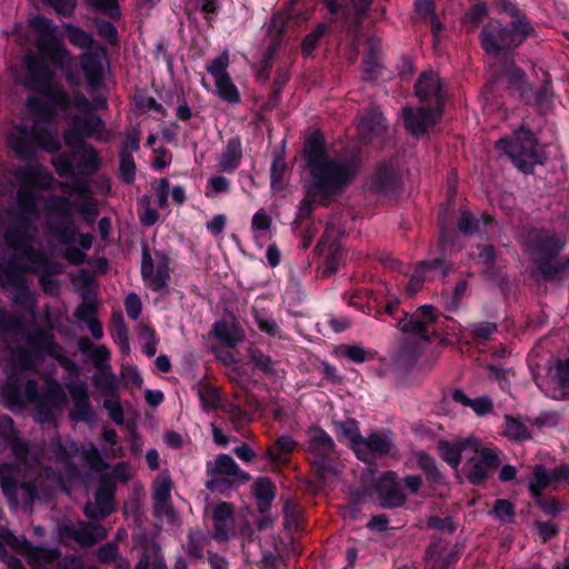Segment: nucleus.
Here are the masks:
<instances>
[{
  "label": "nucleus",
  "mask_w": 569,
  "mask_h": 569,
  "mask_svg": "<svg viewBox=\"0 0 569 569\" xmlns=\"http://www.w3.org/2000/svg\"><path fill=\"white\" fill-rule=\"evenodd\" d=\"M68 41L76 48L88 50L80 56V67L83 72L87 84L90 88L98 89L102 86L103 66L100 54L90 51L93 47L104 52V49L97 44L93 36L84 29L77 27L70 22L62 26Z\"/></svg>",
  "instance_id": "8"
},
{
  "label": "nucleus",
  "mask_w": 569,
  "mask_h": 569,
  "mask_svg": "<svg viewBox=\"0 0 569 569\" xmlns=\"http://www.w3.org/2000/svg\"><path fill=\"white\" fill-rule=\"evenodd\" d=\"M478 457L470 458L463 467L465 476L472 486H480L490 479L493 472L499 468L501 460L497 451L492 448L473 447Z\"/></svg>",
  "instance_id": "19"
},
{
  "label": "nucleus",
  "mask_w": 569,
  "mask_h": 569,
  "mask_svg": "<svg viewBox=\"0 0 569 569\" xmlns=\"http://www.w3.org/2000/svg\"><path fill=\"white\" fill-rule=\"evenodd\" d=\"M106 130V122L96 112L88 111L73 114L70 118V128L63 132V142L67 147H86V139L99 137Z\"/></svg>",
  "instance_id": "16"
},
{
  "label": "nucleus",
  "mask_w": 569,
  "mask_h": 569,
  "mask_svg": "<svg viewBox=\"0 0 569 569\" xmlns=\"http://www.w3.org/2000/svg\"><path fill=\"white\" fill-rule=\"evenodd\" d=\"M136 162L132 154L119 152V172L124 183L131 184L136 179Z\"/></svg>",
  "instance_id": "62"
},
{
  "label": "nucleus",
  "mask_w": 569,
  "mask_h": 569,
  "mask_svg": "<svg viewBox=\"0 0 569 569\" xmlns=\"http://www.w3.org/2000/svg\"><path fill=\"white\" fill-rule=\"evenodd\" d=\"M252 492L257 500V507L260 512H266L271 507L276 497V486L267 477L258 478L252 485Z\"/></svg>",
  "instance_id": "41"
},
{
  "label": "nucleus",
  "mask_w": 569,
  "mask_h": 569,
  "mask_svg": "<svg viewBox=\"0 0 569 569\" xmlns=\"http://www.w3.org/2000/svg\"><path fill=\"white\" fill-rule=\"evenodd\" d=\"M287 170V163L283 152L273 156L270 168V184L273 190H282L284 187L283 177Z\"/></svg>",
  "instance_id": "53"
},
{
  "label": "nucleus",
  "mask_w": 569,
  "mask_h": 569,
  "mask_svg": "<svg viewBox=\"0 0 569 569\" xmlns=\"http://www.w3.org/2000/svg\"><path fill=\"white\" fill-rule=\"evenodd\" d=\"M252 317L260 331L270 337H279L280 327L266 309L253 308Z\"/></svg>",
  "instance_id": "50"
},
{
  "label": "nucleus",
  "mask_w": 569,
  "mask_h": 569,
  "mask_svg": "<svg viewBox=\"0 0 569 569\" xmlns=\"http://www.w3.org/2000/svg\"><path fill=\"white\" fill-rule=\"evenodd\" d=\"M212 335L227 348H236L243 339L242 330L236 323L218 320L213 323Z\"/></svg>",
  "instance_id": "37"
},
{
  "label": "nucleus",
  "mask_w": 569,
  "mask_h": 569,
  "mask_svg": "<svg viewBox=\"0 0 569 569\" xmlns=\"http://www.w3.org/2000/svg\"><path fill=\"white\" fill-rule=\"evenodd\" d=\"M28 349L20 348L17 352V366L23 370L32 369L34 360H42L46 355L57 357L59 346L49 331L37 327L26 338Z\"/></svg>",
  "instance_id": "15"
},
{
  "label": "nucleus",
  "mask_w": 569,
  "mask_h": 569,
  "mask_svg": "<svg viewBox=\"0 0 569 569\" xmlns=\"http://www.w3.org/2000/svg\"><path fill=\"white\" fill-rule=\"evenodd\" d=\"M372 489L378 496L379 506L385 509H395L405 505L407 496L401 489L395 471H386L375 480Z\"/></svg>",
  "instance_id": "23"
},
{
  "label": "nucleus",
  "mask_w": 569,
  "mask_h": 569,
  "mask_svg": "<svg viewBox=\"0 0 569 569\" xmlns=\"http://www.w3.org/2000/svg\"><path fill=\"white\" fill-rule=\"evenodd\" d=\"M335 430L338 438L348 440L350 449L356 453L357 458L367 462V452L361 449L363 437L360 432L359 421L355 418H347L343 421L335 422Z\"/></svg>",
  "instance_id": "29"
},
{
  "label": "nucleus",
  "mask_w": 569,
  "mask_h": 569,
  "mask_svg": "<svg viewBox=\"0 0 569 569\" xmlns=\"http://www.w3.org/2000/svg\"><path fill=\"white\" fill-rule=\"evenodd\" d=\"M42 123L19 124L8 134L7 144L19 160H31L38 150L53 156L61 150L62 146L56 133L48 127L49 124Z\"/></svg>",
  "instance_id": "6"
},
{
  "label": "nucleus",
  "mask_w": 569,
  "mask_h": 569,
  "mask_svg": "<svg viewBox=\"0 0 569 569\" xmlns=\"http://www.w3.org/2000/svg\"><path fill=\"white\" fill-rule=\"evenodd\" d=\"M497 7L511 21L508 24L490 21L480 32L481 48L492 58L489 66L490 81L497 83L507 80L509 89L519 92L526 100V93L531 92L532 87L527 81L526 72L516 64L515 50L535 36L536 29L516 2L498 0Z\"/></svg>",
  "instance_id": "1"
},
{
  "label": "nucleus",
  "mask_w": 569,
  "mask_h": 569,
  "mask_svg": "<svg viewBox=\"0 0 569 569\" xmlns=\"http://www.w3.org/2000/svg\"><path fill=\"white\" fill-rule=\"evenodd\" d=\"M41 59L49 60L56 68H64L71 60L69 50L56 38L50 37L39 46Z\"/></svg>",
  "instance_id": "34"
},
{
  "label": "nucleus",
  "mask_w": 569,
  "mask_h": 569,
  "mask_svg": "<svg viewBox=\"0 0 569 569\" xmlns=\"http://www.w3.org/2000/svg\"><path fill=\"white\" fill-rule=\"evenodd\" d=\"M92 22L96 27L97 34L104 39L110 46H117L119 43L118 29L111 21L94 18Z\"/></svg>",
  "instance_id": "57"
},
{
  "label": "nucleus",
  "mask_w": 569,
  "mask_h": 569,
  "mask_svg": "<svg viewBox=\"0 0 569 569\" xmlns=\"http://www.w3.org/2000/svg\"><path fill=\"white\" fill-rule=\"evenodd\" d=\"M66 387L72 401V408L69 413L71 420L84 423L92 422L94 412L90 402L87 382L77 380L68 383Z\"/></svg>",
  "instance_id": "25"
},
{
  "label": "nucleus",
  "mask_w": 569,
  "mask_h": 569,
  "mask_svg": "<svg viewBox=\"0 0 569 569\" xmlns=\"http://www.w3.org/2000/svg\"><path fill=\"white\" fill-rule=\"evenodd\" d=\"M498 331V325L491 321H480L470 325V338L477 345H485Z\"/></svg>",
  "instance_id": "52"
},
{
  "label": "nucleus",
  "mask_w": 569,
  "mask_h": 569,
  "mask_svg": "<svg viewBox=\"0 0 569 569\" xmlns=\"http://www.w3.org/2000/svg\"><path fill=\"white\" fill-rule=\"evenodd\" d=\"M286 32H287L286 23H284V21H281L280 26L277 30L278 39L271 40L262 54L261 68L258 72L259 79L264 80V81L269 79V73L271 70V62L274 59V57L279 50L280 39L284 36Z\"/></svg>",
  "instance_id": "43"
},
{
  "label": "nucleus",
  "mask_w": 569,
  "mask_h": 569,
  "mask_svg": "<svg viewBox=\"0 0 569 569\" xmlns=\"http://www.w3.org/2000/svg\"><path fill=\"white\" fill-rule=\"evenodd\" d=\"M402 184L400 169L392 160L379 162L370 178V190L378 194L397 196Z\"/></svg>",
  "instance_id": "22"
},
{
  "label": "nucleus",
  "mask_w": 569,
  "mask_h": 569,
  "mask_svg": "<svg viewBox=\"0 0 569 569\" xmlns=\"http://www.w3.org/2000/svg\"><path fill=\"white\" fill-rule=\"evenodd\" d=\"M523 251L533 263L531 276L539 281L552 282L569 268V259L553 262L565 248V243L555 234L530 232L522 236Z\"/></svg>",
  "instance_id": "4"
},
{
  "label": "nucleus",
  "mask_w": 569,
  "mask_h": 569,
  "mask_svg": "<svg viewBox=\"0 0 569 569\" xmlns=\"http://www.w3.org/2000/svg\"><path fill=\"white\" fill-rule=\"evenodd\" d=\"M478 446L476 439H463L458 442H451L448 440H439L437 445L438 453L441 459L447 462L451 468L457 469L461 463L462 451L467 448H473Z\"/></svg>",
  "instance_id": "33"
},
{
  "label": "nucleus",
  "mask_w": 569,
  "mask_h": 569,
  "mask_svg": "<svg viewBox=\"0 0 569 569\" xmlns=\"http://www.w3.org/2000/svg\"><path fill=\"white\" fill-rule=\"evenodd\" d=\"M309 463L316 478L321 485L327 479L338 475L336 463V443L331 436L321 427H312L308 431Z\"/></svg>",
  "instance_id": "10"
},
{
  "label": "nucleus",
  "mask_w": 569,
  "mask_h": 569,
  "mask_svg": "<svg viewBox=\"0 0 569 569\" xmlns=\"http://www.w3.org/2000/svg\"><path fill=\"white\" fill-rule=\"evenodd\" d=\"M442 113L431 107L421 106L415 111L410 107L402 109V119L406 130L413 137H420L428 132V129L436 126Z\"/></svg>",
  "instance_id": "26"
},
{
  "label": "nucleus",
  "mask_w": 569,
  "mask_h": 569,
  "mask_svg": "<svg viewBox=\"0 0 569 569\" xmlns=\"http://www.w3.org/2000/svg\"><path fill=\"white\" fill-rule=\"evenodd\" d=\"M220 98L229 103H239L240 93L230 76L222 77L214 81Z\"/></svg>",
  "instance_id": "56"
},
{
  "label": "nucleus",
  "mask_w": 569,
  "mask_h": 569,
  "mask_svg": "<svg viewBox=\"0 0 569 569\" xmlns=\"http://www.w3.org/2000/svg\"><path fill=\"white\" fill-rule=\"evenodd\" d=\"M154 257L157 260L156 266L148 244L143 243L141 247V278L151 291L168 293V281L171 276V259L164 251L160 250L154 251Z\"/></svg>",
  "instance_id": "14"
},
{
  "label": "nucleus",
  "mask_w": 569,
  "mask_h": 569,
  "mask_svg": "<svg viewBox=\"0 0 569 569\" xmlns=\"http://www.w3.org/2000/svg\"><path fill=\"white\" fill-rule=\"evenodd\" d=\"M342 260V248L338 239H333L328 247L323 267L321 269V278H329L335 274L340 267Z\"/></svg>",
  "instance_id": "47"
},
{
  "label": "nucleus",
  "mask_w": 569,
  "mask_h": 569,
  "mask_svg": "<svg viewBox=\"0 0 569 569\" xmlns=\"http://www.w3.org/2000/svg\"><path fill=\"white\" fill-rule=\"evenodd\" d=\"M339 33V22L330 21L328 17L323 16V20L315 26V28L307 33L301 41V54L303 58H309L313 54L319 46L321 39L331 32Z\"/></svg>",
  "instance_id": "32"
},
{
  "label": "nucleus",
  "mask_w": 569,
  "mask_h": 569,
  "mask_svg": "<svg viewBox=\"0 0 569 569\" xmlns=\"http://www.w3.org/2000/svg\"><path fill=\"white\" fill-rule=\"evenodd\" d=\"M242 160V144L240 137L236 136L227 141L226 148L218 162V169L221 172H234Z\"/></svg>",
  "instance_id": "35"
},
{
  "label": "nucleus",
  "mask_w": 569,
  "mask_h": 569,
  "mask_svg": "<svg viewBox=\"0 0 569 569\" xmlns=\"http://www.w3.org/2000/svg\"><path fill=\"white\" fill-rule=\"evenodd\" d=\"M73 202L64 196H51L46 204L49 212L56 213L58 219L48 222V231L61 244L74 243L78 226L72 213Z\"/></svg>",
  "instance_id": "13"
},
{
  "label": "nucleus",
  "mask_w": 569,
  "mask_h": 569,
  "mask_svg": "<svg viewBox=\"0 0 569 569\" xmlns=\"http://www.w3.org/2000/svg\"><path fill=\"white\" fill-rule=\"evenodd\" d=\"M31 220L22 218L21 223L8 227L3 232L6 246L18 256V260H28L31 269L39 270L42 267L52 266L53 260L42 249L34 248L33 236L30 233Z\"/></svg>",
  "instance_id": "11"
},
{
  "label": "nucleus",
  "mask_w": 569,
  "mask_h": 569,
  "mask_svg": "<svg viewBox=\"0 0 569 569\" xmlns=\"http://www.w3.org/2000/svg\"><path fill=\"white\" fill-rule=\"evenodd\" d=\"M297 447L298 442L290 435H281L267 448L264 457L273 467H287Z\"/></svg>",
  "instance_id": "28"
},
{
  "label": "nucleus",
  "mask_w": 569,
  "mask_h": 569,
  "mask_svg": "<svg viewBox=\"0 0 569 569\" xmlns=\"http://www.w3.org/2000/svg\"><path fill=\"white\" fill-rule=\"evenodd\" d=\"M6 546L16 551H27L31 549V543L26 539H19L10 529L0 530V555L6 553Z\"/></svg>",
  "instance_id": "54"
},
{
  "label": "nucleus",
  "mask_w": 569,
  "mask_h": 569,
  "mask_svg": "<svg viewBox=\"0 0 569 569\" xmlns=\"http://www.w3.org/2000/svg\"><path fill=\"white\" fill-rule=\"evenodd\" d=\"M18 198V212L16 216V223H21V219L30 220V217H37L39 213L38 203L40 197L32 190L21 188L17 194Z\"/></svg>",
  "instance_id": "42"
},
{
  "label": "nucleus",
  "mask_w": 569,
  "mask_h": 569,
  "mask_svg": "<svg viewBox=\"0 0 569 569\" xmlns=\"http://www.w3.org/2000/svg\"><path fill=\"white\" fill-rule=\"evenodd\" d=\"M52 266L42 267L39 270L28 271L27 273L38 274L39 283L44 293L56 295L60 289V283L53 277L58 276L62 272V266L59 261L52 260L50 262Z\"/></svg>",
  "instance_id": "40"
},
{
  "label": "nucleus",
  "mask_w": 569,
  "mask_h": 569,
  "mask_svg": "<svg viewBox=\"0 0 569 569\" xmlns=\"http://www.w3.org/2000/svg\"><path fill=\"white\" fill-rule=\"evenodd\" d=\"M302 158L309 172V189L308 197L299 203L297 222L311 218L315 201L326 206L341 197L359 172L356 161L330 156L321 129H315L305 139Z\"/></svg>",
  "instance_id": "2"
},
{
  "label": "nucleus",
  "mask_w": 569,
  "mask_h": 569,
  "mask_svg": "<svg viewBox=\"0 0 569 569\" xmlns=\"http://www.w3.org/2000/svg\"><path fill=\"white\" fill-rule=\"evenodd\" d=\"M553 482L552 473L549 472L541 463L535 465L532 469V478L528 485V491L531 498H539Z\"/></svg>",
  "instance_id": "44"
},
{
  "label": "nucleus",
  "mask_w": 569,
  "mask_h": 569,
  "mask_svg": "<svg viewBox=\"0 0 569 569\" xmlns=\"http://www.w3.org/2000/svg\"><path fill=\"white\" fill-rule=\"evenodd\" d=\"M116 490L117 486L111 476H101L93 492L94 502L87 501L83 507L84 516L94 521L110 516L116 510Z\"/></svg>",
  "instance_id": "18"
},
{
  "label": "nucleus",
  "mask_w": 569,
  "mask_h": 569,
  "mask_svg": "<svg viewBox=\"0 0 569 569\" xmlns=\"http://www.w3.org/2000/svg\"><path fill=\"white\" fill-rule=\"evenodd\" d=\"M23 398L34 405L33 418L39 423H54L56 412L67 401V395L54 379L48 380L42 391L36 379H28L22 388Z\"/></svg>",
  "instance_id": "7"
},
{
  "label": "nucleus",
  "mask_w": 569,
  "mask_h": 569,
  "mask_svg": "<svg viewBox=\"0 0 569 569\" xmlns=\"http://www.w3.org/2000/svg\"><path fill=\"white\" fill-rule=\"evenodd\" d=\"M28 271H33L30 266L21 263L17 254H12L8 261L0 262V276L3 278V288H13L11 301L19 307L33 309L36 298L30 290L26 278Z\"/></svg>",
  "instance_id": "12"
},
{
  "label": "nucleus",
  "mask_w": 569,
  "mask_h": 569,
  "mask_svg": "<svg viewBox=\"0 0 569 569\" xmlns=\"http://www.w3.org/2000/svg\"><path fill=\"white\" fill-rule=\"evenodd\" d=\"M437 310L430 305L420 306L417 315L409 316L408 312H402V318L398 320V326L405 333L418 336L425 342H431V337L428 331V323L437 321Z\"/></svg>",
  "instance_id": "24"
},
{
  "label": "nucleus",
  "mask_w": 569,
  "mask_h": 569,
  "mask_svg": "<svg viewBox=\"0 0 569 569\" xmlns=\"http://www.w3.org/2000/svg\"><path fill=\"white\" fill-rule=\"evenodd\" d=\"M290 79L288 70L278 69L273 79L271 91L268 97V104L270 108H277L281 102V93Z\"/></svg>",
  "instance_id": "55"
},
{
  "label": "nucleus",
  "mask_w": 569,
  "mask_h": 569,
  "mask_svg": "<svg viewBox=\"0 0 569 569\" xmlns=\"http://www.w3.org/2000/svg\"><path fill=\"white\" fill-rule=\"evenodd\" d=\"M206 487L211 491H220L224 486H233L236 482H246L250 479L249 473L241 470L234 459L227 455L217 456L214 467L207 468Z\"/></svg>",
  "instance_id": "17"
},
{
  "label": "nucleus",
  "mask_w": 569,
  "mask_h": 569,
  "mask_svg": "<svg viewBox=\"0 0 569 569\" xmlns=\"http://www.w3.org/2000/svg\"><path fill=\"white\" fill-rule=\"evenodd\" d=\"M493 222V217L487 212L477 217L469 210H460L457 228L462 234H478L482 238L488 233V227L492 226Z\"/></svg>",
  "instance_id": "30"
},
{
  "label": "nucleus",
  "mask_w": 569,
  "mask_h": 569,
  "mask_svg": "<svg viewBox=\"0 0 569 569\" xmlns=\"http://www.w3.org/2000/svg\"><path fill=\"white\" fill-rule=\"evenodd\" d=\"M93 386L106 397L103 408L116 425L124 423V411L119 395V381L113 372L104 371L102 375L92 376Z\"/></svg>",
  "instance_id": "21"
},
{
  "label": "nucleus",
  "mask_w": 569,
  "mask_h": 569,
  "mask_svg": "<svg viewBox=\"0 0 569 569\" xmlns=\"http://www.w3.org/2000/svg\"><path fill=\"white\" fill-rule=\"evenodd\" d=\"M360 127L370 136H380L387 129L383 116L377 110L366 112L361 118Z\"/></svg>",
  "instance_id": "51"
},
{
  "label": "nucleus",
  "mask_w": 569,
  "mask_h": 569,
  "mask_svg": "<svg viewBox=\"0 0 569 569\" xmlns=\"http://www.w3.org/2000/svg\"><path fill=\"white\" fill-rule=\"evenodd\" d=\"M392 446V440L387 433L372 431L367 438H363L361 449L366 450L367 462H369L370 455L379 457L388 456Z\"/></svg>",
  "instance_id": "38"
},
{
  "label": "nucleus",
  "mask_w": 569,
  "mask_h": 569,
  "mask_svg": "<svg viewBox=\"0 0 569 569\" xmlns=\"http://www.w3.org/2000/svg\"><path fill=\"white\" fill-rule=\"evenodd\" d=\"M69 151L57 152L51 159V164L60 178L76 176L91 177L101 167L99 151L92 144L86 147H68Z\"/></svg>",
  "instance_id": "9"
},
{
  "label": "nucleus",
  "mask_w": 569,
  "mask_h": 569,
  "mask_svg": "<svg viewBox=\"0 0 569 569\" xmlns=\"http://www.w3.org/2000/svg\"><path fill=\"white\" fill-rule=\"evenodd\" d=\"M416 457L418 467L423 471L429 482L435 485L443 482V475L440 471L436 459L431 455L425 451H419Z\"/></svg>",
  "instance_id": "46"
},
{
  "label": "nucleus",
  "mask_w": 569,
  "mask_h": 569,
  "mask_svg": "<svg viewBox=\"0 0 569 569\" xmlns=\"http://www.w3.org/2000/svg\"><path fill=\"white\" fill-rule=\"evenodd\" d=\"M477 249L479 250L478 258L479 262L486 267L485 273L488 276H493L496 270L497 262V250L492 244H478Z\"/></svg>",
  "instance_id": "60"
},
{
  "label": "nucleus",
  "mask_w": 569,
  "mask_h": 569,
  "mask_svg": "<svg viewBox=\"0 0 569 569\" xmlns=\"http://www.w3.org/2000/svg\"><path fill=\"white\" fill-rule=\"evenodd\" d=\"M27 74L22 81L27 90L46 99L30 96L26 100L27 110L38 120L51 124L57 120V109L68 111L71 97L63 86L56 81V72L43 59L28 53L24 57Z\"/></svg>",
  "instance_id": "3"
},
{
  "label": "nucleus",
  "mask_w": 569,
  "mask_h": 569,
  "mask_svg": "<svg viewBox=\"0 0 569 569\" xmlns=\"http://www.w3.org/2000/svg\"><path fill=\"white\" fill-rule=\"evenodd\" d=\"M198 397L204 411L217 408L220 401L219 390L209 383L199 387Z\"/></svg>",
  "instance_id": "59"
},
{
  "label": "nucleus",
  "mask_w": 569,
  "mask_h": 569,
  "mask_svg": "<svg viewBox=\"0 0 569 569\" xmlns=\"http://www.w3.org/2000/svg\"><path fill=\"white\" fill-rule=\"evenodd\" d=\"M22 379L23 369L13 365L7 368V379L1 387V399L6 408L13 410L14 408H22Z\"/></svg>",
  "instance_id": "27"
},
{
  "label": "nucleus",
  "mask_w": 569,
  "mask_h": 569,
  "mask_svg": "<svg viewBox=\"0 0 569 569\" xmlns=\"http://www.w3.org/2000/svg\"><path fill=\"white\" fill-rule=\"evenodd\" d=\"M415 94L423 107H431L438 112H443L447 94L443 82L433 70L422 71L416 80Z\"/></svg>",
  "instance_id": "20"
},
{
  "label": "nucleus",
  "mask_w": 569,
  "mask_h": 569,
  "mask_svg": "<svg viewBox=\"0 0 569 569\" xmlns=\"http://www.w3.org/2000/svg\"><path fill=\"white\" fill-rule=\"evenodd\" d=\"M506 433L510 439L518 441L527 440L531 437L527 426L511 416H506Z\"/></svg>",
  "instance_id": "63"
},
{
  "label": "nucleus",
  "mask_w": 569,
  "mask_h": 569,
  "mask_svg": "<svg viewBox=\"0 0 569 569\" xmlns=\"http://www.w3.org/2000/svg\"><path fill=\"white\" fill-rule=\"evenodd\" d=\"M553 96L551 77L549 73H545L541 86L536 93L535 103L540 109H547L552 104Z\"/></svg>",
  "instance_id": "58"
},
{
  "label": "nucleus",
  "mask_w": 569,
  "mask_h": 569,
  "mask_svg": "<svg viewBox=\"0 0 569 569\" xmlns=\"http://www.w3.org/2000/svg\"><path fill=\"white\" fill-rule=\"evenodd\" d=\"M86 2L94 11L107 14L111 20L121 18L118 0H86Z\"/></svg>",
  "instance_id": "61"
},
{
  "label": "nucleus",
  "mask_w": 569,
  "mask_h": 569,
  "mask_svg": "<svg viewBox=\"0 0 569 569\" xmlns=\"http://www.w3.org/2000/svg\"><path fill=\"white\" fill-rule=\"evenodd\" d=\"M326 9V17L330 21L339 22V31L350 27V3L343 0H321Z\"/></svg>",
  "instance_id": "39"
},
{
  "label": "nucleus",
  "mask_w": 569,
  "mask_h": 569,
  "mask_svg": "<svg viewBox=\"0 0 569 569\" xmlns=\"http://www.w3.org/2000/svg\"><path fill=\"white\" fill-rule=\"evenodd\" d=\"M62 189L70 188L72 193L78 194L86 201L79 206V211L84 216L87 220H93L98 214V208L92 201L90 196V189L86 181L74 179L71 182H60Z\"/></svg>",
  "instance_id": "36"
},
{
  "label": "nucleus",
  "mask_w": 569,
  "mask_h": 569,
  "mask_svg": "<svg viewBox=\"0 0 569 569\" xmlns=\"http://www.w3.org/2000/svg\"><path fill=\"white\" fill-rule=\"evenodd\" d=\"M63 533L72 538L82 546H93L107 538V529L100 523L89 522L80 528L68 525L63 528Z\"/></svg>",
  "instance_id": "31"
},
{
  "label": "nucleus",
  "mask_w": 569,
  "mask_h": 569,
  "mask_svg": "<svg viewBox=\"0 0 569 569\" xmlns=\"http://www.w3.org/2000/svg\"><path fill=\"white\" fill-rule=\"evenodd\" d=\"M373 0H352L350 2V27L339 34H351L356 32L363 20L369 16V10Z\"/></svg>",
  "instance_id": "45"
},
{
  "label": "nucleus",
  "mask_w": 569,
  "mask_h": 569,
  "mask_svg": "<svg viewBox=\"0 0 569 569\" xmlns=\"http://www.w3.org/2000/svg\"><path fill=\"white\" fill-rule=\"evenodd\" d=\"M24 179L41 190H51L56 184L53 174L41 167L27 169L24 172Z\"/></svg>",
  "instance_id": "49"
},
{
  "label": "nucleus",
  "mask_w": 569,
  "mask_h": 569,
  "mask_svg": "<svg viewBox=\"0 0 569 569\" xmlns=\"http://www.w3.org/2000/svg\"><path fill=\"white\" fill-rule=\"evenodd\" d=\"M24 322L22 317L12 315L4 307H0V337L22 333Z\"/></svg>",
  "instance_id": "48"
},
{
  "label": "nucleus",
  "mask_w": 569,
  "mask_h": 569,
  "mask_svg": "<svg viewBox=\"0 0 569 569\" xmlns=\"http://www.w3.org/2000/svg\"><path fill=\"white\" fill-rule=\"evenodd\" d=\"M537 134L522 122L510 136L496 142V148L505 153L512 166L523 174H533L537 166H545L547 156L538 149Z\"/></svg>",
  "instance_id": "5"
},
{
  "label": "nucleus",
  "mask_w": 569,
  "mask_h": 569,
  "mask_svg": "<svg viewBox=\"0 0 569 569\" xmlns=\"http://www.w3.org/2000/svg\"><path fill=\"white\" fill-rule=\"evenodd\" d=\"M98 312V302L96 298H90L84 295L82 298V302L78 306L74 311V317L80 321L88 322L90 320L96 319V315Z\"/></svg>",
  "instance_id": "64"
}]
</instances>
